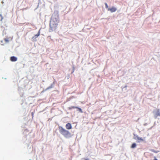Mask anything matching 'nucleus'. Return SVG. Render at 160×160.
Listing matches in <instances>:
<instances>
[{
    "label": "nucleus",
    "mask_w": 160,
    "mask_h": 160,
    "mask_svg": "<svg viewBox=\"0 0 160 160\" xmlns=\"http://www.w3.org/2000/svg\"><path fill=\"white\" fill-rule=\"evenodd\" d=\"M59 22L58 15H53L52 16L50 23V28L49 31L52 32L55 31Z\"/></svg>",
    "instance_id": "1"
},
{
    "label": "nucleus",
    "mask_w": 160,
    "mask_h": 160,
    "mask_svg": "<svg viewBox=\"0 0 160 160\" xmlns=\"http://www.w3.org/2000/svg\"><path fill=\"white\" fill-rule=\"evenodd\" d=\"M58 129L60 132L65 137L67 138L70 136V133L69 131L66 130L63 128L61 126L59 127Z\"/></svg>",
    "instance_id": "2"
},
{
    "label": "nucleus",
    "mask_w": 160,
    "mask_h": 160,
    "mask_svg": "<svg viewBox=\"0 0 160 160\" xmlns=\"http://www.w3.org/2000/svg\"><path fill=\"white\" fill-rule=\"evenodd\" d=\"M40 30L39 31L38 33L37 34L35 35V36L32 38V41L33 42H36L37 41L36 38L38 37L40 35Z\"/></svg>",
    "instance_id": "3"
},
{
    "label": "nucleus",
    "mask_w": 160,
    "mask_h": 160,
    "mask_svg": "<svg viewBox=\"0 0 160 160\" xmlns=\"http://www.w3.org/2000/svg\"><path fill=\"white\" fill-rule=\"evenodd\" d=\"M108 10L110 11L111 12H115L117 10V8L114 7L108 8Z\"/></svg>",
    "instance_id": "4"
},
{
    "label": "nucleus",
    "mask_w": 160,
    "mask_h": 160,
    "mask_svg": "<svg viewBox=\"0 0 160 160\" xmlns=\"http://www.w3.org/2000/svg\"><path fill=\"white\" fill-rule=\"evenodd\" d=\"M66 128L67 129H70L72 128V126L71 124L68 123L66 125Z\"/></svg>",
    "instance_id": "5"
},
{
    "label": "nucleus",
    "mask_w": 160,
    "mask_h": 160,
    "mask_svg": "<svg viewBox=\"0 0 160 160\" xmlns=\"http://www.w3.org/2000/svg\"><path fill=\"white\" fill-rule=\"evenodd\" d=\"M160 116V110L159 109H157L155 115V117L156 118L158 116Z\"/></svg>",
    "instance_id": "6"
},
{
    "label": "nucleus",
    "mask_w": 160,
    "mask_h": 160,
    "mask_svg": "<svg viewBox=\"0 0 160 160\" xmlns=\"http://www.w3.org/2000/svg\"><path fill=\"white\" fill-rule=\"evenodd\" d=\"M10 60L12 62H15L17 60V58L15 57L12 56L10 58Z\"/></svg>",
    "instance_id": "7"
},
{
    "label": "nucleus",
    "mask_w": 160,
    "mask_h": 160,
    "mask_svg": "<svg viewBox=\"0 0 160 160\" xmlns=\"http://www.w3.org/2000/svg\"><path fill=\"white\" fill-rule=\"evenodd\" d=\"M136 138L139 141H144V139L142 138H140L138 137H137Z\"/></svg>",
    "instance_id": "8"
},
{
    "label": "nucleus",
    "mask_w": 160,
    "mask_h": 160,
    "mask_svg": "<svg viewBox=\"0 0 160 160\" xmlns=\"http://www.w3.org/2000/svg\"><path fill=\"white\" fill-rule=\"evenodd\" d=\"M136 143H133L132 144L131 146V148H134L135 147H136Z\"/></svg>",
    "instance_id": "9"
},
{
    "label": "nucleus",
    "mask_w": 160,
    "mask_h": 160,
    "mask_svg": "<svg viewBox=\"0 0 160 160\" xmlns=\"http://www.w3.org/2000/svg\"><path fill=\"white\" fill-rule=\"evenodd\" d=\"M76 108H77V107H75V106H72V107H69L68 108V109L69 110H71L72 109Z\"/></svg>",
    "instance_id": "10"
},
{
    "label": "nucleus",
    "mask_w": 160,
    "mask_h": 160,
    "mask_svg": "<svg viewBox=\"0 0 160 160\" xmlns=\"http://www.w3.org/2000/svg\"><path fill=\"white\" fill-rule=\"evenodd\" d=\"M76 108L78 109L80 112L82 113L83 112L82 109L81 108L77 107V108Z\"/></svg>",
    "instance_id": "11"
},
{
    "label": "nucleus",
    "mask_w": 160,
    "mask_h": 160,
    "mask_svg": "<svg viewBox=\"0 0 160 160\" xmlns=\"http://www.w3.org/2000/svg\"><path fill=\"white\" fill-rule=\"evenodd\" d=\"M4 40L6 42H8L9 41V40H8V39L7 38H5Z\"/></svg>",
    "instance_id": "12"
},
{
    "label": "nucleus",
    "mask_w": 160,
    "mask_h": 160,
    "mask_svg": "<svg viewBox=\"0 0 160 160\" xmlns=\"http://www.w3.org/2000/svg\"><path fill=\"white\" fill-rule=\"evenodd\" d=\"M105 7L106 8H108V5L106 3H105Z\"/></svg>",
    "instance_id": "13"
},
{
    "label": "nucleus",
    "mask_w": 160,
    "mask_h": 160,
    "mask_svg": "<svg viewBox=\"0 0 160 160\" xmlns=\"http://www.w3.org/2000/svg\"><path fill=\"white\" fill-rule=\"evenodd\" d=\"M52 88V86H50V87H48V88H47L46 90H47V89H50V88Z\"/></svg>",
    "instance_id": "14"
},
{
    "label": "nucleus",
    "mask_w": 160,
    "mask_h": 160,
    "mask_svg": "<svg viewBox=\"0 0 160 160\" xmlns=\"http://www.w3.org/2000/svg\"><path fill=\"white\" fill-rule=\"evenodd\" d=\"M84 160H89V159L88 158H86L84 159Z\"/></svg>",
    "instance_id": "15"
},
{
    "label": "nucleus",
    "mask_w": 160,
    "mask_h": 160,
    "mask_svg": "<svg viewBox=\"0 0 160 160\" xmlns=\"http://www.w3.org/2000/svg\"><path fill=\"white\" fill-rule=\"evenodd\" d=\"M33 115V114L32 113V115Z\"/></svg>",
    "instance_id": "16"
}]
</instances>
